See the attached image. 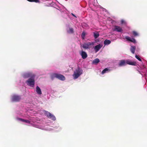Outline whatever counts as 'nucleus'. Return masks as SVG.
<instances>
[{
  "instance_id": "nucleus-24",
  "label": "nucleus",
  "mask_w": 147,
  "mask_h": 147,
  "mask_svg": "<svg viewBox=\"0 0 147 147\" xmlns=\"http://www.w3.org/2000/svg\"><path fill=\"white\" fill-rule=\"evenodd\" d=\"M133 35L135 36H137L138 35V34L137 32L135 31H133Z\"/></svg>"
},
{
  "instance_id": "nucleus-10",
  "label": "nucleus",
  "mask_w": 147,
  "mask_h": 147,
  "mask_svg": "<svg viewBox=\"0 0 147 147\" xmlns=\"http://www.w3.org/2000/svg\"><path fill=\"white\" fill-rule=\"evenodd\" d=\"M125 38L127 41H130L134 43L136 42V40L134 38L131 39V38L128 36H126L125 37Z\"/></svg>"
},
{
  "instance_id": "nucleus-11",
  "label": "nucleus",
  "mask_w": 147,
  "mask_h": 147,
  "mask_svg": "<svg viewBox=\"0 0 147 147\" xmlns=\"http://www.w3.org/2000/svg\"><path fill=\"white\" fill-rule=\"evenodd\" d=\"M102 47V45L99 44L95 46L94 47V50L96 52H97Z\"/></svg>"
},
{
  "instance_id": "nucleus-4",
  "label": "nucleus",
  "mask_w": 147,
  "mask_h": 147,
  "mask_svg": "<svg viewBox=\"0 0 147 147\" xmlns=\"http://www.w3.org/2000/svg\"><path fill=\"white\" fill-rule=\"evenodd\" d=\"M94 43L93 42H88L87 43H84L81 45L82 47L84 49H90L91 48H92V46L94 45Z\"/></svg>"
},
{
  "instance_id": "nucleus-1",
  "label": "nucleus",
  "mask_w": 147,
  "mask_h": 147,
  "mask_svg": "<svg viewBox=\"0 0 147 147\" xmlns=\"http://www.w3.org/2000/svg\"><path fill=\"white\" fill-rule=\"evenodd\" d=\"M136 64L137 63L136 62L131 61L129 60H123L120 61L118 65L119 66L121 67L125 66L127 64L132 65H136Z\"/></svg>"
},
{
  "instance_id": "nucleus-26",
  "label": "nucleus",
  "mask_w": 147,
  "mask_h": 147,
  "mask_svg": "<svg viewBox=\"0 0 147 147\" xmlns=\"http://www.w3.org/2000/svg\"><path fill=\"white\" fill-rule=\"evenodd\" d=\"M121 23L122 24H125V21L123 20H121Z\"/></svg>"
},
{
  "instance_id": "nucleus-20",
  "label": "nucleus",
  "mask_w": 147,
  "mask_h": 147,
  "mask_svg": "<svg viewBox=\"0 0 147 147\" xmlns=\"http://www.w3.org/2000/svg\"><path fill=\"white\" fill-rule=\"evenodd\" d=\"M68 32L70 34L73 33H74V30L72 28H69V30L68 31Z\"/></svg>"
},
{
  "instance_id": "nucleus-16",
  "label": "nucleus",
  "mask_w": 147,
  "mask_h": 147,
  "mask_svg": "<svg viewBox=\"0 0 147 147\" xmlns=\"http://www.w3.org/2000/svg\"><path fill=\"white\" fill-rule=\"evenodd\" d=\"M111 43V41L110 40L107 39L104 41V44L105 45H109Z\"/></svg>"
},
{
  "instance_id": "nucleus-13",
  "label": "nucleus",
  "mask_w": 147,
  "mask_h": 147,
  "mask_svg": "<svg viewBox=\"0 0 147 147\" xmlns=\"http://www.w3.org/2000/svg\"><path fill=\"white\" fill-rule=\"evenodd\" d=\"M17 119L19 121H21L24 122H25L27 123H30V121L28 120L20 118H18Z\"/></svg>"
},
{
  "instance_id": "nucleus-15",
  "label": "nucleus",
  "mask_w": 147,
  "mask_h": 147,
  "mask_svg": "<svg viewBox=\"0 0 147 147\" xmlns=\"http://www.w3.org/2000/svg\"><path fill=\"white\" fill-rule=\"evenodd\" d=\"M100 60L98 58H96L94 59L92 62L93 64H96L99 62Z\"/></svg>"
},
{
  "instance_id": "nucleus-27",
  "label": "nucleus",
  "mask_w": 147,
  "mask_h": 147,
  "mask_svg": "<svg viewBox=\"0 0 147 147\" xmlns=\"http://www.w3.org/2000/svg\"><path fill=\"white\" fill-rule=\"evenodd\" d=\"M71 15H73L74 17H75L76 18H77V17L76 16L74 15V14H73V13H71Z\"/></svg>"
},
{
  "instance_id": "nucleus-21",
  "label": "nucleus",
  "mask_w": 147,
  "mask_h": 147,
  "mask_svg": "<svg viewBox=\"0 0 147 147\" xmlns=\"http://www.w3.org/2000/svg\"><path fill=\"white\" fill-rule=\"evenodd\" d=\"M45 114L49 118V117L50 116V115H51V114L48 111H45Z\"/></svg>"
},
{
  "instance_id": "nucleus-25",
  "label": "nucleus",
  "mask_w": 147,
  "mask_h": 147,
  "mask_svg": "<svg viewBox=\"0 0 147 147\" xmlns=\"http://www.w3.org/2000/svg\"><path fill=\"white\" fill-rule=\"evenodd\" d=\"M135 57L137 59H138L139 61H142V60H141V59L139 57V56L138 55H136Z\"/></svg>"
},
{
  "instance_id": "nucleus-3",
  "label": "nucleus",
  "mask_w": 147,
  "mask_h": 147,
  "mask_svg": "<svg viewBox=\"0 0 147 147\" xmlns=\"http://www.w3.org/2000/svg\"><path fill=\"white\" fill-rule=\"evenodd\" d=\"M51 78L52 79L56 78L61 80H64L65 78V76L62 75L60 74L53 73L51 76Z\"/></svg>"
},
{
  "instance_id": "nucleus-5",
  "label": "nucleus",
  "mask_w": 147,
  "mask_h": 147,
  "mask_svg": "<svg viewBox=\"0 0 147 147\" xmlns=\"http://www.w3.org/2000/svg\"><path fill=\"white\" fill-rule=\"evenodd\" d=\"M35 77H33L32 78H30L26 81V83H27V84L28 85L32 87L34 86L35 84Z\"/></svg>"
},
{
  "instance_id": "nucleus-6",
  "label": "nucleus",
  "mask_w": 147,
  "mask_h": 147,
  "mask_svg": "<svg viewBox=\"0 0 147 147\" xmlns=\"http://www.w3.org/2000/svg\"><path fill=\"white\" fill-rule=\"evenodd\" d=\"M35 74L31 72H29L25 73L23 75V77L25 78H32L33 77H35Z\"/></svg>"
},
{
  "instance_id": "nucleus-2",
  "label": "nucleus",
  "mask_w": 147,
  "mask_h": 147,
  "mask_svg": "<svg viewBox=\"0 0 147 147\" xmlns=\"http://www.w3.org/2000/svg\"><path fill=\"white\" fill-rule=\"evenodd\" d=\"M82 70L80 69L79 67H78L77 69L74 72L73 76L74 79H76L82 74Z\"/></svg>"
},
{
  "instance_id": "nucleus-17",
  "label": "nucleus",
  "mask_w": 147,
  "mask_h": 147,
  "mask_svg": "<svg viewBox=\"0 0 147 147\" xmlns=\"http://www.w3.org/2000/svg\"><path fill=\"white\" fill-rule=\"evenodd\" d=\"M110 71L107 68H105L104 70H103L102 71L101 74H104L105 73H106L107 71Z\"/></svg>"
},
{
  "instance_id": "nucleus-18",
  "label": "nucleus",
  "mask_w": 147,
  "mask_h": 147,
  "mask_svg": "<svg viewBox=\"0 0 147 147\" xmlns=\"http://www.w3.org/2000/svg\"><path fill=\"white\" fill-rule=\"evenodd\" d=\"M50 119H51L53 121H55L56 119V118L53 115L51 114V115H50V116L49 117V118Z\"/></svg>"
},
{
  "instance_id": "nucleus-9",
  "label": "nucleus",
  "mask_w": 147,
  "mask_h": 147,
  "mask_svg": "<svg viewBox=\"0 0 147 147\" xmlns=\"http://www.w3.org/2000/svg\"><path fill=\"white\" fill-rule=\"evenodd\" d=\"M82 58L83 59H85L87 57V55L86 53L83 51V50L81 51V53H80Z\"/></svg>"
},
{
  "instance_id": "nucleus-23",
  "label": "nucleus",
  "mask_w": 147,
  "mask_h": 147,
  "mask_svg": "<svg viewBox=\"0 0 147 147\" xmlns=\"http://www.w3.org/2000/svg\"><path fill=\"white\" fill-rule=\"evenodd\" d=\"M85 36V34L84 32H83L81 36L82 38L84 39Z\"/></svg>"
},
{
  "instance_id": "nucleus-19",
  "label": "nucleus",
  "mask_w": 147,
  "mask_h": 147,
  "mask_svg": "<svg viewBox=\"0 0 147 147\" xmlns=\"http://www.w3.org/2000/svg\"><path fill=\"white\" fill-rule=\"evenodd\" d=\"M99 36V34L98 32H96L95 33H94V37L95 38H97Z\"/></svg>"
},
{
  "instance_id": "nucleus-14",
  "label": "nucleus",
  "mask_w": 147,
  "mask_h": 147,
  "mask_svg": "<svg viewBox=\"0 0 147 147\" xmlns=\"http://www.w3.org/2000/svg\"><path fill=\"white\" fill-rule=\"evenodd\" d=\"M136 49V47L134 46H131L130 48V51L133 54H134Z\"/></svg>"
},
{
  "instance_id": "nucleus-8",
  "label": "nucleus",
  "mask_w": 147,
  "mask_h": 147,
  "mask_svg": "<svg viewBox=\"0 0 147 147\" xmlns=\"http://www.w3.org/2000/svg\"><path fill=\"white\" fill-rule=\"evenodd\" d=\"M20 99L21 97L20 96L15 95L12 96V100L13 101L18 102L20 100Z\"/></svg>"
},
{
  "instance_id": "nucleus-22",
  "label": "nucleus",
  "mask_w": 147,
  "mask_h": 147,
  "mask_svg": "<svg viewBox=\"0 0 147 147\" xmlns=\"http://www.w3.org/2000/svg\"><path fill=\"white\" fill-rule=\"evenodd\" d=\"M28 1L31 2H35L36 3H37L39 2V0H27Z\"/></svg>"
},
{
  "instance_id": "nucleus-12",
  "label": "nucleus",
  "mask_w": 147,
  "mask_h": 147,
  "mask_svg": "<svg viewBox=\"0 0 147 147\" xmlns=\"http://www.w3.org/2000/svg\"><path fill=\"white\" fill-rule=\"evenodd\" d=\"M36 91L37 94L39 95H41L42 93L40 88L38 86H37L36 88Z\"/></svg>"
},
{
  "instance_id": "nucleus-7",
  "label": "nucleus",
  "mask_w": 147,
  "mask_h": 147,
  "mask_svg": "<svg viewBox=\"0 0 147 147\" xmlns=\"http://www.w3.org/2000/svg\"><path fill=\"white\" fill-rule=\"evenodd\" d=\"M113 30V31H116L118 32H121L123 31L121 27L116 25L114 26Z\"/></svg>"
}]
</instances>
